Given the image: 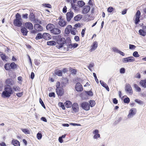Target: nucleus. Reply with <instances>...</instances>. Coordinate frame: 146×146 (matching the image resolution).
I'll use <instances>...</instances> for the list:
<instances>
[{"instance_id": "obj_1", "label": "nucleus", "mask_w": 146, "mask_h": 146, "mask_svg": "<svg viewBox=\"0 0 146 146\" xmlns=\"http://www.w3.org/2000/svg\"><path fill=\"white\" fill-rule=\"evenodd\" d=\"M13 93V91L10 86H6L4 91L1 94V96L3 98H8Z\"/></svg>"}, {"instance_id": "obj_2", "label": "nucleus", "mask_w": 146, "mask_h": 146, "mask_svg": "<svg viewBox=\"0 0 146 146\" xmlns=\"http://www.w3.org/2000/svg\"><path fill=\"white\" fill-rule=\"evenodd\" d=\"M15 18L14 20L13 24L14 25L17 27H20L22 25V19L20 14L17 13L15 16Z\"/></svg>"}, {"instance_id": "obj_3", "label": "nucleus", "mask_w": 146, "mask_h": 146, "mask_svg": "<svg viewBox=\"0 0 146 146\" xmlns=\"http://www.w3.org/2000/svg\"><path fill=\"white\" fill-rule=\"evenodd\" d=\"M56 42L58 44V45H57V47L59 48L63 47L65 44H66V40L63 37L58 39L56 40Z\"/></svg>"}, {"instance_id": "obj_4", "label": "nucleus", "mask_w": 146, "mask_h": 146, "mask_svg": "<svg viewBox=\"0 0 146 146\" xmlns=\"http://www.w3.org/2000/svg\"><path fill=\"white\" fill-rule=\"evenodd\" d=\"M135 60V58L132 56L125 58H123L122 60V61L123 63L133 62Z\"/></svg>"}, {"instance_id": "obj_5", "label": "nucleus", "mask_w": 146, "mask_h": 146, "mask_svg": "<svg viewBox=\"0 0 146 146\" xmlns=\"http://www.w3.org/2000/svg\"><path fill=\"white\" fill-rule=\"evenodd\" d=\"M141 14V13L140 11L139 10H138L136 13V18L135 21V23L136 25L138 24L140 21L139 19Z\"/></svg>"}, {"instance_id": "obj_6", "label": "nucleus", "mask_w": 146, "mask_h": 146, "mask_svg": "<svg viewBox=\"0 0 146 146\" xmlns=\"http://www.w3.org/2000/svg\"><path fill=\"white\" fill-rule=\"evenodd\" d=\"M74 13L72 11H70L66 14V19L67 21L69 22L71 19L73 17Z\"/></svg>"}, {"instance_id": "obj_7", "label": "nucleus", "mask_w": 146, "mask_h": 146, "mask_svg": "<svg viewBox=\"0 0 146 146\" xmlns=\"http://www.w3.org/2000/svg\"><path fill=\"white\" fill-rule=\"evenodd\" d=\"M125 91L131 95L133 94V92L130 85L129 84H127L125 86Z\"/></svg>"}, {"instance_id": "obj_8", "label": "nucleus", "mask_w": 146, "mask_h": 146, "mask_svg": "<svg viewBox=\"0 0 146 146\" xmlns=\"http://www.w3.org/2000/svg\"><path fill=\"white\" fill-rule=\"evenodd\" d=\"M56 93L58 96L61 97L64 93L63 89L62 88H56Z\"/></svg>"}, {"instance_id": "obj_9", "label": "nucleus", "mask_w": 146, "mask_h": 146, "mask_svg": "<svg viewBox=\"0 0 146 146\" xmlns=\"http://www.w3.org/2000/svg\"><path fill=\"white\" fill-rule=\"evenodd\" d=\"M75 87L76 90L78 92H81L83 90L82 85L79 82L76 84Z\"/></svg>"}, {"instance_id": "obj_10", "label": "nucleus", "mask_w": 146, "mask_h": 146, "mask_svg": "<svg viewBox=\"0 0 146 146\" xmlns=\"http://www.w3.org/2000/svg\"><path fill=\"white\" fill-rule=\"evenodd\" d=\"M81 106L84 110H90V105L88 102H83L81 104Z\"/></svg>"}, {"instance_id": "obj_11", "label": "nucleus", "mask_w": 146, "mask_h": 146, "mask_svg": "<svg viewBox=\"0 0 146 146\" xmlns=\"http://www.w3.org/2000/svg\"><path fill=\"white\" fill-rule=\"evenodd\" d=\"M6 83L8 85L6 86L13 85L14 84V81L11 78L7 79L6 81Z\"/></svg>"}, {"instance_id": "obj_12", "label": "nucleus", "mask_w": 146, "mask_h": 146, "mask_svg": "<svg viewBox=\"0 0 146 146\" xmlns=\"http://www.w3.org/2000/svg\"><path fill=\"white\" fill-rule=\"evenodd\" d=\"M34 27L35 29L37 31H41L43 29L42 27L40 25L38 24H35Z\"/></svg>"}, {"instance_id": "obj_13", "label": "nucleus", "mask_w": 146, "mask_h": 146, "mask_svg": "<svg viewBox=\"0 0 146 146\" xmlns=\"http://www.w3.org/2000/svg\"><path fill=\"white\" fill-rule=\"evenodd\" d=\"M90 7L89 6H85L84 7L82 10V13L84 14L87 13L90 10Z\"/></svg>"}, {"instance_id": "obj_14", "label": "nucleus", "mask_w": 146, "mask_h": 146, "mask_svg": "<svg viewBox=\"0 0 146 146\" xmlns=\"http://www.w3.org/2000/svg\"><path fill=\"white\" fill-rule=\"evenodd\" d=\"M61 31L58 29L55 28L54 27L53 30L51 31V33L54 35H58L60 33Z\"/></svg>"}, {"instance_id": "obj_15", "label": "nucleus", "mask_w": 146, "mask_h": 146, "mask_svg": "<svg viewBox=\"0 0 146 146\" xmlns=\"http://www.w3.org/2000/svg\"><path fill=\"white\" fill-rule=\"evenodd\" d=\"M25 26L29 30H32L33 29V27L32 23L28 22L25 23Z\"/></svg>"}, {"instance_id": "obj_16", "label": "nucleus", "mask_w": 146, "mask_h": 146, "mask_svg": "<svg viewBox=\"0 0 146 146\" xmlns=\"http://www.w3.org/2000/svg\"><path fill=\"white\" fill-rule=\"evenodd\" d=\"M55 27L54 25L52 24H49L47 25L46 27V29L47 30L50 31L51 33L53 29Z\"/></svg>"}, {"instance_id": "obj_17", "label": "nucleus", "mask_w": 146, "mask_h": 146, "mask_svg": "<svg viewBox=\"0 0 146 146\" xmlns=\"http://www.w3.org/2000/svg\"><path fill=\"white\" fill-rule=\"evenodd\" d=\"M51 38L50 35L47 33H45L43 34V38L46 40H48L51 39Z\"/></svg>"}, {"instance_id": "obj_18", "label": "nucleus", "mask_w": 146, "mask_h": 146, "mask_svg": "<svg viewBox=\"0 0 146 146\" xmlns=\"http://www.w3.org/2000/svg\"><path fill=\"white\" fill-rule=\"evenodd\" d=\"M78 45V44L77 43H74L72 44H70L69 45H67V50H69V48H76L77 47Z\"/></svg>"}, {"instance_id": "obj_19", "label": "nucleus", "mask_w": 146, "mask_h": 146, "mask_svg": "<svg viewBox=\"0 0 146 146\" xmlns=\"http://www.w3.org/2000/svg\"><path fill=\"white\" fill-rule=\"evenodd\" d=\"M98 132L99 131L98 129H96L93 131V133L94 135L93 137L94 139H97L100 137V135L98 133Z\"/></svg>"}, {"instance_id": "obj_20", "label": "nucleus", "mask_w": 146, "mask_h": 146, "mask_svg": "<svg viewBox=\"0 0 146 146\" xmlns=\"http://www.w3.org/2000/svg\"><path fill=\"white\" fill-rule=\"evenodd\" d=\"M11 143L15 146H20V143L17 140L13 139L11 142Z\"/></svg>"}, {"instance_id": "obj_21", "label": "nucleus", "mask_w": 146, "mask_h": 146, "mask_svg": "<svg viewBox=\"0 0 146 146\" xmlns=\"http://www.w3.org/2000/svg\"><path fill=\"white\" fill-rule=\"evenodd\" d=\"M21 32L24 36H27L28 32L27 29L25 27H22L21 29Z\"/></svg>"}, {"instance_id": "obj_22", "label": "nucleus", "mask_w": 146, "mask_h": 146, "mask_svg": "<svg viewBox=\"0 0 146 146\" xmlns=\"http://www.w3.org/2000/svg\"><path fill=\"white\" fill-rule=\"evenodd\" d=\"M100 82L101 85L104 87L108 91H109V89L108 86L102 80H100Z\"/></svg>"}, {"instance_id": "obj_23", "label": "nucleus", "mask_w": 146, "mask_h": 146, "mask_svg": "<svg viewBox=\"0 0 146 146\" xmlns=\"http://www.w3.org/2000/svg\"><path fill=\"white\" fill-rule=\"evenodd\" d=\"M66 22L63 19L61 20L59 23V25L62 27L65 26L66 24Z\"/></svg>"}, {"instance_id": "obj_24", "label": "nucleus", "mask_w": 146, "mask_h": 146, "mask_svg": "<svg viewBox=\"0 0 146 146\" xmlns=\"http://www.w3.org/2000/svg\"><path fill=\"white\" fill-rule=\"evenodd\" d=\"M140 84L142 87L146 88V79L141 80L140 82Z\"/></svg>"}, {"instance_id": "obj_25", "label": "nucleus", "mask_w": 146, "mask_h": 146, "mask_svg": "<svg viewBox=\"0 0 146 146\" xmlns=\"http://www.w3.org/2000/svg\"><path fill=\"white\" fill-rule=\"evenodd\" d=\"M98 46V43L96 41H95L94 42L92 45V48L91 49V50L92 51V50H94L96 49Z\"/></svg>"}, {"instance_id": "obj_26", "label": "nucleus", "mask_w": 146, "mask_h": 146, "mask_svg": "<svg viewBox=\"0 0 146 146\" xmlns=\"http://www.w3.org/2000/svg\"><path fill=\"white\" fill-rule=\"evenodd\" d=\"M64 104L66 108H70L72 106V102L69 101H66L64 103Z\"/></svg>"}, {"instance_id": "obj_27", "label": "nucleus", "mask_w": 146, "mask_h": 146, "mask_svg": "<svg viewBox=\"0 0 146 146\" xmlns=\"http://www.w3.org/2000/svg\"><path fill=\"white\" fill-rule=\"evenodd\" d=\"M64 81L62 82L61 83V86L62 88L65 87L66 86V84L68 82V80L67 78H64Z\"/></svg>"}, {"instance_id": "obj_28", "label": "nucleus", "mask_w": 146, "mask_h": 146, "mask_svg": "<svg viewBox=\"0 0 146 146\" xmlns=\"http://www.w3.org/2000/svg\"><path fill=\"white\" fill-rule=\"evenodd\" d=\"M54 74L58 76H61L62 73L61 70L57 69L55 71Z\"/></svg>"}, {"instance_id": "obj_29", "label": "nucleus", "mask_w": 146, "mask_h": 146, "mask_svg": "<svg viewBox=\"0 0 146 146\" xmlns=\"http://www.w3.org/2000/svg\"><path fill=\"white\" fill-rule=\"evenodd\" d=\"M82 18V16L81 15H78L74 17V19L75 21H78L80 20Z\"/></svg>"}, {"instance_id": "obj_30", "label": "nucleus", "mask_w": 146, "mask_h": 146, "mask_svg": "<svg viewBox=\"0 0 146 146\" xmlns=\"http://www.w3.org/2000/svg\"><path fill=\"white\" fill-rule=\"evenodd\" d=\"M42 38H43V34L42 35L41 33H38L36 35L35 37V39L36 40H38Z\"/></svg>"}, {"instance_id": "obj_31", "label": "nucleus", "mask_w": 146, "mask_h": 146, "mask_svg": "<svg viewBox=\"0 0 146 146\" xmlns=\"http://www.w3.org/2000/svg\"><path fill=\"white\" fill-rule=\"evenodd\" d=\"M47 44L48 45H55L56 44V42L54 41H48L47 42Z\"/></svg>"}, {"instance_id": "obj_32", "label": "nucleus", "mask_w": 146, "mask_h": 146, "mask_svg": "<svg viewBox=\"0 0 146 146\" xmlns=\"http://www.w3.org/2000/svg\"><path fill=\"white\" fill-rule=\"evenodd\" d=\"M30 20L31 21H34L35 18L34 14L33 13H31L29 15Z\"/></svg>"}, {"instance_id": "obj_33", "label": "nucleus", "mask_w": 146, "mask_h": 146, "mask_svg": "<svg viewBox=\"0 0 146 146\" xmlns=\"http://www.w3.org/2000/svg\"><path fill=\"white\" fill-rule=\"evenodd\" d=\"M134 87L136 92H140L141 91V88L136 84H134Z\"/></svg>"}, {"instance_id": "obj_34", "label": "nucleus", "mask_w": 146, "mask_h": 146, "mask_svg": "<svg viewBox=\"0 0 146 146\" xmlns=\"http://www.w3.org/2000/svg\"><path fill=\"white\" fill-rule=\"evenodd\" d=\"M11 69H15L17 68V65L14 62H12L10 64Z\"/></svg>"}, {"instance_id": "obj_35", "label": "nucleus", "mask_w": 146, "mask_h": 146, "mask_svg": "<svg viewBox=\"0 0 146 146\" xmlns=\"http://www.w3.org/2000/svg\"><path fill=\"white\" fill-rule=\"evenodd\" d=\"M78 108V105L77 103H74L72 105V110H77Z\"/></svg>"}, {"instance_id": "obj_36", "label": "nucleus", "mask_w": 146, "mask_h": 146, "mask_svg": "<svg viewBox=\"0 0 146 146\" xmlns=\"http://www.w3.org/2000/svg\"><path fill=\"white\" fill-rule=\"evenodd\" d=\"M78 4L79 7H82L84 5L85 3L82 1H80L78 2Z\"/></svg>"}, {"instance_id": "obj_37", "label": "nucleus", "mask_w": 146, "mask_h": 146, "mask_svg": "<svg viewBox=\"0 0 146 146\" xmlns=\"http://www.w3.org/2000/svg\"><path fill=\"white\" fill-rule=\"evenodd\" d=\"M135 113V112L133 111V110H130V111L129 112V114L128 115V118H130L134 115Z\"/></svg>"}, {"instance_id": "obj_38", "label": "nucleus", "mask_w": 146, "mask_h": 146, "mask_svg": "<svg viewBox=\"0 0 146 146\" xmlns=\"http://www.w3.org/2000/svg\"><path fill=\"white\" fill-rule=\"evenodd\" d=\"M139 33L141 35L143 36H144L146 34L145 32L143 29H140L139 31Z\"/></svg>"}, {"instance_id": "obj_39", "label": "nucleus", "mask_w": 146, "mask_h": 146, "mask_svg": "<svg viewBox=\"0 0 146 146\" xmlns=\"http://www.w3.org/2000/svg\"><path fill=\"white\" fill-rule=\"evenodd\" d=\"M135 101L138 104H139L140 105H142L143 104V101L141 100H140L139 99H136L135 100Z\"/></svg>"}, {"instance_id": "obj_40", "label": "nucleus", "mask_w": 146, "mask_h": 146, "mask_svg": "<svg viewBox=\"0 0 146 146\" xmlns=\"http://www.w3.org/2000/svg\"><path fill=\"white\" fill-rule=\"evenodd\" d=\"M13 88L15 92H20V88L18 86H14Z\"/></svg>"}, {"instance_id": "obj_41", "label": "nucleus", "mask_w": 146, "mask_h": 146, "mask_svg": "<svg viewBox=\"0 0 146 146\" xmlns=\"http://www.w3.org/2000/svg\"><path fill=\"white\" fill-rule=\"evenodd\" d=\"M4 67L6 70H9L11 69L9 64H6L4 66Z\"/></svg>"}, {"instance_id": "obj_42", "label": "nucleus", "mask_w": 146, "mask_h": 146, "mask_svg": "<svg viewBox=\"0 0 146 146\" xmlns=\"http://www.w3.org/2000/svg\"><path fill=\"white\" fill-rule=\"evenodd\" d=\"M22 131L25 134H29V131L27 129H21Z\"/></svg>"}, {"instance_id": "obj_43", "label": "nucleus", "mask_w": 146, "mask_h": 146, "mask_svg": "<svg viewBox=\"0 0 146 146\" xmlns=\"http://www.w3.org/2000/svg\"><path fill=\"white\" fill-rule=\"evenodd\" d=\"M90 106L91 107H93L95 104V102L94 101L90 100L89 102Z\"/></svg>"}, {"instance_id": "obj_44", "label": "nucleus", "mask_w": 146, "mask_h": 146, "mask_svg": "<svg viewBox=\"0 0 146 146\" xmlns=\"http://www.w3.org/2000/svg\"><path fill=\"white\" fill-rule=\"evenodd\" d=\"M133 56L135 57H139L140 56L137 51H135L134 52L133 54Z\"/></svg>"}, {"instance_id": "obj_45", "label": "nucleus", "mask_w": 146, "mask_h": 146, "mask_svg": "<svg viewBox=\"0 0 146 146\" xmlns=\"http://www.w3.org/2000/svg\"><path fill=\"white\" fill-rule=\"evenodd\" d=\"M39 102L41 105L43 107L44 109H45L46 107L45 106V105L44 103L42 101V100L40 98L39 99Z\"/></svg>"}, {"instance_id": "obj_46", "label": "nucleus", "mask_w": 146, "mask_h": 146, "mask_svg": "<svg viewBox=\"0 0 146 146\" xmlns=\"http://www.w3.org/2000/svg\"><path fill=\"white\" fill-rule=\"evenodd\" d=\"M130 101V99L129 98L127 97L124 99L123 102L125 103H128Z\"/></svg>"}, {"instance_id": "obj_47", "label": "nucleus", "mask_w": 146, "mask_h": 146, "mask_svg": "<svg viewBox=\"0 0 146 146\" xmlns=\"http://www.w3.org/2000/svg\"><path fill=\"white\" fill-rule=\"evenodd\" d=\"M71 5L72 8L75 10H78V9L77 7V5L74 4L72 3L71 4Z\"/></svg>"}, {"instance_id": "obj_48", "label": "nucleus", "mask_w": 146, "mask_h": 146, "mask_svg": "<svg viewBox=\"0 0 146 146\" xmlns=\"http://www.w3.org/2000/svg\"><path fill=\"white\" fill-rule=\"evenodd\" d=\"M58 105L60 106L62 109V110H65V108L64 106L63 103L59 102L58 103Z\"/></svg>"}, {"instance_id": "obj_49", "label": "nucleus", "mask_w": 146, "mask_h": 146, "mask_svg": "<svg viewBox=\"0 0 146 146\" xmlns=\"http://www.w3.org/2000/svg\"><path fill=\"white\" fill-rule=\"evenodd\" d=\"M76 29L74 28H73L71 30L70 33L72 34L73 35H76Z\"/></svg>"}, {"instance_id": "obj_50", "label": "nucleus", "mask_w": 146, "mask_h": 146, "mask_svg": "<svg viewBox=\"0 0 146 146\" xmlns=\"http://www.w3.org/2000/svg\"><path fill=\"white\" fill-rule=\"evenodd\" d=\"M36 137L38 139L40 140L42 137V135L41 133H38L37 134Z\"/></svg>"}, {"instance_id": "obj_51", "label": "nucleus", "mask_w": 146, "mask_h": 146, "mask_svg": "<svg viewBox=\"0 0 146 146\" xmlns=\"http://www.w3.org/2000/svg\"><path fill=\"white\" fill-rule=\"evenodd\" d=\"M113 10V8L111 7H109L107 9V11L109 13L112 12Z\"/></svg>"}, {"instance_id": "obj_52", "label": "nucleus", "mask_w": 146, "mask_h": 146, "mask_svg": "<svg viewBox=\"0 0 146 146\" xmlns=\"http://www.w3.org/2000/svg\"><path fill=\"white\" fill-rule=\"evenodd\" d=\"M112 49L113 50V51L114 52H115L116 53H118L120 51L116 47H113L112 48Z\"/></svg>"}, {"instance_id": "obj_53", "label": "nucleus", "mask_w": 146, "mask_h": 146, "mask_svg": "<svg viewBox=\"0 0 146 146\" xmlns=\"http://www.w3.org/2000/svg\"><path fill=\"white\" fill-rule=\"evenodd\" d=\"M85 92L86 94H87L89 96H92L93 95V94L92 92L91 91H85Z\"/></svg>"}, {"instance_id": "obj_54", "label": "nucleus", "mask_w": 146, "mask_h": 146, "mask_svg": "<svg viewBox=\"0 0 146 146\" xmlns=\"http://www.w3.org/2000/svg\"><path fill=\"white\" fill-rule=\"evenodd\" d=\"M43 5L44 6L48 8H51V6L50 4L48 3H44L43 4Z\"/></svg>"}, {"instance_id": "obj_55", "label": "nucleus", "mask_w": 146, "mask_h": 146, "mask_svg": "<svg viewBox=\"0 0 146 146\" xmlns=\"http://www.w3.org/2000/svg\"><path fill=\"white\" fill-rule=\"evenodd\" d=\"M136 46L133 44H129V48L130 49H134L135 48Z\"/></svg>"}, {"instance_id": "obj_56", "label": "nucleus", "mask_w": 146, "mask_h": 146, "mask_svg": "<svg viewBox=\"0 0 146 146\" xmlns=\"http://www.w3.org/2000/svg\"><path fill=\"white\" fill-rule=\"evenodd\" d=\"M125 72V69L124 68H121L120 70V72L121 74H124Z\"/></svg>"}, {"instance_id": "obj_57", "label": "nucleus", "mask_w": 146, "mask_h": 146, "mask_svg": "<svg viewBox=\"0 0 146 146\" xmlns=\"http://www.w3.org/2000/svg\"><path fill=\"white\" fill-rule=\"evenodd\" d=\"M49 96L50 97H52L54 98L55 97V94L54 92H51L49 94Z\"/></svg>"}, {"instance_id": "obj_58", "label": "nucleus", "mask_w": 146, "mask_h": 146, "mask_svg": "<svg viewBox=\"0 0 146 146\" xmlns=\"http://www.w3.org/2000/svg\"><path fill=\"white\" fill-rule=\"evenodd\" d=\"M93 76L95 78V80L96 81V82H97V83H98L99 82H98V79H97V76H96V74L95 73H93Z\"/></svg>"}, {"instance_id": "obj_59", "label": "nucleus", "mask_w": 146, "mask_h": 146, "mask_svg": "<svg viewBox=\"0 0 146 146\" xmlns=\"http://www.w3.org/2000/svg\"><path fill=\"white\" fill-rule=\"evenodd\" d=\"M60 83L59 82H57L56 84V88H61V87H60Z\"/></svg>"}, {"instance_id": "obj_60", "label": "nucleus", "mask_w": 146, "mask_h": 146, "mask_svg": "<svg viewBox=\"0 0 146 146\" xmlns=\"http://www.w3.org/2000/svg\"><path fill=\"white\" fill-rule=\"evenodd\" d=\"M28 14L27 13L23 14L22 15V18L24 19H27L28 17Z\"/></svg>"}, {"instance_id": "obj_61", "label": "nucleus", "mask_w": 146, "mask_h": 146, "mask_svg": "<svg viewBox=\"0 0 146 146\" xmlns=\"http://www.w3.org/2000/svg\"><path fill=\"white\" fill-rule=\"evenodd\" d=\"M135 77L136 78H141V75L139 73H137L135 74Z\"/></svg>"}, {"instance_id": "obj_62", "label": "nucleus", "mask_w": 146, "mask_h": 146, "mask_svg": "<svg viewBox=\"0 0 146 146\" xmlns=\"http://www.w3.org/2000/svg\"><path fill=\"white\" fill-rule=\"evenodd\" d=\"M23 95V92H21L18 93H17L16 95L17 96L19 97H20L22 96Z\"/></svg>"}, {"instance_id": "obj_63", "label": "nucleus", "mask_w": 146, "mask_h": 146, "mask_svg": "<svg viewBox=\"0 0 146 146\" xmlns=\"http://www.w3.org/2000/svg\"><path fill=\"white\" fill-rule=\"evenodd\" d=\"M86 29H83L81 32V36L82 37H84L85 34Z\"/></svg>"}, {"instance_id": "obj_64", "label": "nucleus", "mask_w": 146, "mask_h": 146, "mask_svg": "<svg viewBox=\"0 0 146 146\" xmlns=\"http://www.w3.org/2000/svg\"><path fill=\"white\" fill-rule=\"evenodd\" d=\"M62 12L63 13H65L67 12V7L66 6H65L63 7L62 9Z\"/></svg>"}]
</instances>
